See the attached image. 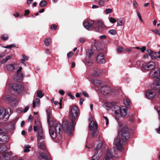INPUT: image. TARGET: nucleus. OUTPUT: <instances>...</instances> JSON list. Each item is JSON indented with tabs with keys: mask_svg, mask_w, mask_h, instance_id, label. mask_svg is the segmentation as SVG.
<instances>
[{
	"mask_svg": "<svg viewBox=\"0 0 160 160\" xmlns=\"http://www.w3.org/2000/svg\"><path fill=\"white\" fill-rule=\"evenodd\" d=\"M103 117L106 121V125H108L109 123V120H108V118L107 117H106V116H104Z\"/></svg>",
	"mask_w": 160,
	"mask_h": 160,
	"instance_id": "nucleus-53",
	"label": "nucleus"
},
{
	"mask_svg": "<svg viewBox=\"0 0 160 160\" xmlns=\"http://www.w3.org/2000/svg\"><path fill=\"white\" fill-rule=\"evenodd\" d=\"M50 41V38H47L44 40V42L46 46H48L49 45Z\"/></svg>",
	"mask_w": 160,
	"mask_h": 160,
	"instance_id": "nucleus-38",
	"label": "nucleus"
},
{
	"mask_svg": "<svg viewBox=\"0 0 160 160\" xmlns=\"http://www.w3.org/2000/svg\"><path fill=\"white\" fill-rule=\"evenodd\" d=\"M137 15H138L139 18L140 19V20L142 22H143V20L142 19L141 15L140 14V13L139 12H137Z\"/></svg>",
	"mask_w": 160,
	"mask_h": 160,
	"instance_id": "nucleus-51",
	"label": "nucleus"
},
{
	"mask_svg": "<svg viewBox=\"0 0 160 160\" xmlns=\"http://www.w3.org/2000/svg\"><path fill=\"white\" fill-rule=\"evenodd\" d=\"M118 125L120 128L118 133L119 137L124 140L129 139L130 135L128 132V128L122 123H119Z\"/></svg>",
	"mask_w": 160,
	"mask_h": 160,
	"instance_id": "nucleus-2",
	"label": "nucleus"
},
{
	"mask_svg": "<svg viewBox=\"0 0 160 160\" xmlns=\"http://www.w3.org/2000/svg\"><path fill=\"white\" fill-rule=\"evenodd\" d=\"M147 52H148L149 54H152V53L153 52L152 51H151L150 49H148L146 50Z\"/></svg>",
	"mask_w": 160,
	"mask_h": 160,
	"instance_id": "nucleus-63",
	"label": "nucleus"
},
{
	"mask_svg": "<svg viewBox=\"0 0 160 160\" xmlns=\"http://www.w3.org/2000/svg\"><path fill=\"white\" fill-rule=\"evenodd\" d=\"M40 159L42 160H48V158L44 152H40Z\"/></svg>",
	"mask_w": 160,
	"mask_h": 160,
	"instance_id": "nucleus-31",
	"label": "nucleus"
},
{
	"mask_svg": "<svg viewBox=\"0 0 160 160\" xmlns=\"http://www.w3.org/2000/svg\"><path fill=\"white\" fill-rule=\"evenodd\" d=\"M2 160H14L17 158V156L11 152H5L0 156Z\"/></svg>",
	"mask_w": 160,
	"mask_h": 160,
	"instance_id": "nucleus-6",
	"label": "nucleus"
},
{
	"mask_svg": "<svg viewBox=\"0 0 160 160\" xmlns=\"http://www.w3.org/2000/svg\"><path fill=\"white\" fill-rule=\"evenodd\" d=\"M156 95V92L153 89L148 90L147 91L146 94V96L148 99H152Z\"/></svg>",
	"mask_w": 160,
	"mask_h": 160,
	"instance_id": "nucleus-14",
	"label": "nucleus"
},
{
	"mask_svg": "<svg viewBox=\"0 0 160 160\" xmlns=\"http://www.w3.org/2000/svg\"><path fill=\"white\" fill-rule=\"evenodd\" d=\"M62 127L63 130L69 135L72 133V128L70 122L68 121H65L62 123Z\"/></svg>",
	"mask_w": 160,
	"mask_h": 160,
	"instance_id": "nucleus-8",
	"label": "nucleus"
},
{
	"mask_svg": "<svg viewBox=\"0 0 160 160\" xmlns=\"http://www.w3.org/2000/svg\"><path fill=\"white\" fill-rule=\"evenodd\" d=\"M105 108L106 109L109 110L111 109L112 110L113 105L111 103H106L105 104Z\"/></svg>",
	"mask_w": 160,
	"mask_h": 160,
	"instance_id": "nucleus-33",
	"label": "nucleus"
},
{
	"mask_svg": "<svg viewBox=\"0 0 160 160\" xmlns=\"http://www.w3.org/2000/svg\"><path fill=\"white\" fill-rule=\"evenodd\" d=\"M92 83L96 86H99L102 83V81L99 80H94L92 81Z\"/></svg>",
	"mask_w": 160,
	"mask_h": 160,
	"instance_id": "nucleus-32",
	"label": "nucleus"
},
{
	"mask_svg": "<svg viewBox=\"0 0 160 160\" xmlns=\"http://www.w3.org/2000/svg\"><path fill=\"white\" fill-rule=\"evenodd\" d=\"M53 124L50 123L49 133L51 138L54 139L56 137L60 138L62 133V126L60 123H57L55 126H53Z\"/></svg>",
	"mask_w": 160,
	"mask_h": 160,
	"instance_id": "nucleus-1",
	"label": "nucleus"
},
{
	"mask_svg": "<svg viewBox=\"0 0 160 160\" xmlns=\"http://www.w3.org/2000/svg\"><path fill=\"white\" fill-rule=\"evenodd\" d=\"M22 68L20 67L17 70V73L14 77V79L16 80H22L23 78V75L22 72Z\"/></svg>",
	"mask_w": 160,
	"mask_h": 160,
	"instance_id": "nucleus-13",
	"label": "nucleus"
},
{
	"mask_svg": "<svg viewBox=\"0 0 160 160\" xmlns=\"http://www.w3.org/2000/svg\"><path fill=\"white\" fill-rule=\"evenodd\" d=\"M37 143L38 146L39 148L43 150L45 149L46 147L45 143L44 141L37 142Z\"/></svg>",
	"mask_w": 160,
	"mask_h": 160,
	"instance_id": "nucleus-28",
	"label": "nucleus"
},
{
	"mask_svg": "<svg viewBox=\"0 0 160 160\" xmlns=\"http://www.w3.org/2000/svg\"><path fill=\"white\" fill-rule=\"evenodd\" d=\"M68 95L72 99H74L75 98V97L72 95L71 93L69 92L68 93Z\"/></svg>",
	"mask_w": 160,
	"mask_h": 160,
	"instance_id": "nucleus-55",
	"label": "nucleus"
},
{
	"mask_svg": "<svg viewBox=\"0 0 160 160\" xmlns=\"http://www.w3.org/2000/svg\"><path fill=\"white\" fill-rule=\"evenodd\" d=\"M35 101L37 104L39 106L40 102V100L38 98H37L36 99Z\"/></svg>",
	"mask_w": 160,
	"mask_h": 160,
	"instance_id": "nucleus-59",
	"label": "nucleus"
},
{
	"mask_svg": "<svg viewBox=\"0 0 160 160\" xmlns=\"http://www.w3.org/2000/svg\"><path fill=\"white\" fill-rule=\"evenodd\" d=\"M7 61L6 60V59L5 58H4L2 60H1L0 62L1 64H2L5 62H6Z\"/></svg>",
	"mask_w": 160,
	"mask_h": 160,
	"instance_id": "nucleus-60",
	"label": "nucleus"
},
{
	"mask_svg": "<svg viewBox=\"0 0 160 160\" xmlns=\"http://www.w3.org/2000/svg\"><path fill=\"white\" fill-rule=\"evenodd\" d=\"M93 54V53L91 50H88L87 52V55L89 57L92 56Z\"/></svg>",
	"mask_w": 160,
	"mask_h": 160,
	"instance_id": "nucleus-41",
	"label": "nucleus"
},
{
	"mask_svg": "<svg viewBox=\"0 0 160 160\" xmlns=\"http://www.w3.org/2000/svg\"><path fill=\"white\" fill-rule=\"evenodd\" d=\"M140 50L142 52H144L146 50V47H143L140 48Z\"/></svg>",
	"mask_w": 160,
	"mask_h": 160,
	"instance_id": "nucleus-58",
	"label": "nucleus"
},
{
	"mask_svg": "<svg viewBox=\"0 0 160 160\" xmlns=\"http://www.w3.org/2000/svg\"><path fill=\"white\" fill-rule=\"evenodd\" d=\"M127 109L126 108H124L123 107H122L121 109L119 112L120 115V118L122 116L124 117L126 116L127 114Z\"/></svg>",
	"mask_w": 160,
	"mask_h": 160,
	"instance_id": "nucleus-29",
	"label": "nucleus"
},
{
	"mask_svg": "<svg viewBox=\"0 0 160 160\" xmlns=\"http://www.w3.org/2000/svg\"><path fill=\"white\" fill-rule=\"evenodd\" d=\"M46 5L47 2L45 0H44L41 1L39 3L40 6L42 7L45 6Z\"/></svg>",
	"mask_w": 160,
	"mask_h": 160,
	"instance_id": "nucleus-39",
	"label": "nucleus"
},
{
	"mask_svg": "<svg viewBox=\"0 0 160 160\" xmlns=\"http://www.w3.org/2000/svg\"><path fill=\"white\" fill-rule=\"evenodd\" d=\"M121 109V108H120L117 105H113V108H112V110L114 111L115 118L116 120H118L120 117L119 112Z\"/></svg>",
	"mask_w": 160,
	"mask_h": 160,
	"instance_id": "nucleus-15",
	"label": "nucleus"
},
{
	"mask_svg": "<svg viewBox=\"0 0 160 160\" xmlns=\"http://www.w3.org/2000/svg\"><path fill=\"white\" fill-rule=\"evenodd\" d=\"M22 59L24 60V61H27L29 59V57L24 55V54L22 55Z\"/></svg>",
	"mask_w": 160,
	"mask_h": 160,
	"instance_id": "nucleus-46",
	"label": "nucleus"
},
{
	"mask_svg": "<svg viewBox=\"0 0 160 160\" xmlns=\"http://www.w3.org/2000/svg\"><path fill=\"white\" fill-rule=\"evenodd\" d=\"M125 51L129 53L132 51V49L130 48H127L126 49Z\"/></svg>",
	"mask_w": 160,
	"mask_h": 160,
	"instance_id": "nucleus-64",
	"label": "nucleus"
},
{
	"mask_svg": "<svg viewBox=\"0 0 160 160\" xmlns=\"http://www.w3.org/2000/svg\"><path fill=\"white\" fill-rule=\"evenodd\" d=\"M114 149H110L108 150L106 156L104 158H102L101 160H113V158L114 155L112 153Z\"/></svg>",
	"mask_w": 160,
	"mask_h": 160,
	"instance_id": "nucleus-16",
	"label": "nucleus"
},
{
	"mask_svg": "<svg viewBox=\"0 0 160 160\" xmlns=\"http://www.w3.org/2000/svg\"><path fill=\"white\" fill-rule=\"evenodd\" d=\"M9 138L7 136L0 134V143H4L8 141Z\"/></svg>",
	"mask_w": 160,
	"mask_h": 160,
	"instance_id": "nucleus-27",
	"label": "nucleus"
},
{
	"mask_svg": "<svg viewBox=\"0 0 160 160\" xmlns=\"http://www.w3.org/2000/svg\"><path fill=\"white\" fill-rule=\"evenodd\" d=\"M124 20L123 18H121L118 20L117 25L118 26H122L124 25Z\"/></svg>",
	"mask_w": 160,
	"mask_h": 160,
	"instance_id": "nucleus-30",
	"label": "nucleus"
},
{
	"mask_svg": "<svg viewBox=\"0 0 160 160\" xmlns=\"http://www.w3.org/2000/svg\"><path fill=\"white\" fill-rule=\"evenodd\" d=\"M1 38L2 40L4 41H6L7 40L8 38V35L6 34H3L1 36Z\"/></svg>",
	"mask_w": 160,
	"mask_h": 160,
	"instance_id": "nucleus-40",
	"label": "nucleus"
},
{
	"mask_svg": "<svg viewBox=\"0 0 160 160\" xmlns=\"http://www.w3.org/2000/svg\"><path fill=\"white\" fill-rule=\"evenodd\" d=\"M160 71L159 68H155L150 73L149 76L152 77L156 81H158L160 77Z\"/></svg>",
	"mask_w": 160,
	"mask_h": 160,
	"instance_id": "nucleus-7",
	"label": "nucleus"
},
{
	"mask_svg": "<svg viewBox=\"0 0 160 160\" xmlns=\"http://www.w3.org/2000/svg\"><path fill=\"white\" fill-rule=\"evenodd\" d=\"M89 128L90 130H93L94 128L97 129L98 128V124L96 121H92L89 125Z\"/></svg>",
	"mask_w": 160,
	"mask_h": 160,
	"instance_id": "nucleus-21",
	"label": "nucleus"
},
{
	"mask_svg": "<svg viewBox=\"0 0 160 160\" xmlns=\"http://www.w3.org/2000/svg\"><path fill=\"white\" fill-rule=\"evenodd\" d=\"M82 93L83 95L85 97H88V94L87 93V92L84 91H83L82 92Z\"/></svg>",
	"mask_w": 160,
	"mask_h": 160,
	"instance_id": "nucleus-56",
	"label": "nucleus"
},
{
	"mask_svg": "<svg viewBox=\"0 0 160 160\" xmlns=\"http://www.w3.org/2000/svg\"><path fill=\"white\" fill-rule=\"evenodd\" d=\"M117 50L118 52L121 53L123 51L124 49L120 47L117 48Z\"/></svg>",
	"mask_w": 160,
	"mask_h": 160,
	"instance_id": "nucleus-49",
	"label": "nucleus"
},
{
	"mask_svg": "<svg viewBox=\"0 0 160 160\" xmlns=\"http://www.w3.org/2000/svg\"><path fill=\"white\" fill-rule=\"evenodd\" d=\"M133 5L136 8H137L138 7V4L137 2L135 0H133Z\"/></svg>",
	"mask_w": 160,
	"mask_h": 160,
	"instance_id": "nucleus-57",
	"label": "nucleus"
},
{
	"mask_svg": "<svg viewBox=\"0 0 160 160\" xmlns=\"http://www.w3.org/2000/svg\"><path fill=\"white\" fill-rule=\"evenodd\" d=\"M7 149V147L6 145H0V152H4Z\"/></svg>",
	"mask_w": 160,
	"mask_h": 160,
	"instance_id": "nucleus-34",
	"label": "nucleus"
},
{
	"mask_svg": "<svg viewBox=\"0 0 160 160\" xmlns=\"http://www.w3.org/2000/svg\"><path fill=\"white\" fill-rule=\"evenodd\" d=\"M155 63L153 62H150L147 64L143 66V68L146 70H150L153 69L155 66Z\"/></svg>",
	"mask_w": 160,
	"mask_h": 160,
	"instance_id": "nucleus-25",
	"label": "nucleus"
},
{
	"mask_svg": "<svg viewBox=\"0 0 160 160\" xmlns=\"http://www.w3.org/2000/svg\"><path fill=\"white\" fill-rule=\"evenodd\" d=\"M152 31L157 34L160 35V29L158 30L155 29L152 30Z\"/></svg>",
	"mask_w": 160,
	"mask_h": 160,
	"instance_id": "nucleus-42",
	"label": "nucleus"
},
{
	"mask_svg": "<svg viewBox=\"0 0 160 160\" xmlns=\"http://www.w3.org/2000/svg\"><path fill=\"white\" fill-rule=\"evenodd\" d=\"M93 22L91 20L88 21H84L83 23V25L84 27L89 30L91 29V28L93 26Z\"/></svg>",
	"mask_w": 160,
	"mask_h": 160,
	"instance_id": "nucleus-17",
	"label": "nucleus"
},
{
	"mask_svg": "<svg viewBox=\"0 0 160 160\" xmlns=\"http://www.w3.org/2000/svg\"><path fill=\"white\" fill-rule=\"evenodd\" d=\"M151 58L152 59H155L156 58H158L157 53L156 52H153L152 54H149Z\"/></svg>",
	"mask_w": 160,
	"mask_h": 160,
	"instance_id": "nucleus-35",
	"label": "nucleus"
},
{
	"mask_svg": "<svg viewBox=\"0 0 160 160\" xmlns=\"http://www.w3.org/2000/svg\"><path fill=\"white\" fill-rule=\"evenodd\" d=\"M11 110L9 108H0V119H2L4 121L8 120L10 116L12 114Z\"/></svg>",
	"mask_w": 160,
	"mask_h": 160,
	"instance_id": "nucleus-4",
	"label": "nucleus"
},
{
	"mask_svg": "<svg viewBox=\"0 0 160 160\" xmlns=\"http://www.w3.org/2000/svg\"><path fill=\"white\" fill-rule=\"evenodd\" d=\"M13 55H9L7 57H6L5 58L6 59V60L7 61H8V60H10L12 58V57Z\"/></svg>",
	"mask_w": 160,
	"mask_h": 160,
	"instance_id": "nucleus-54",
	"label": "nucleus"
},
{
	"mask_svg": "<svg viewBox=\"0 0 160 160\" xmlns=\"http://www.w3.org/2000/svg\"><path fill=\"white\" fill-rule=\"evenodd\" d=\"M44 95V93H42L40 90H38L37 92V96L39 98H42Z\"/></svg>",
	"mask_w": 160,
	"mask_h": 160,
	"instance_id": "nucleus-37",
	"label": "nucleus"
},
{
	"mask_svg": "<svg viewBox=\"0 0 160 160\" xmlns=\"http://www.w3.org/2000/svg\"><path fill=\"white\" fill-rule=\"evenodd\" d=\"M104 148L103 145L102 143L98 144L95 149L96 151L92 157L91 160H98L102 155V151Z\"/></svg>",
	"mask_w": 160,
	"mask_h": 160,
	"instance_id": "nucleus-5",
	"label": "nucleus"
},
{
	"mask_svg": "<svg viewBox=\"0 0 160 160\" xmlns=\"http://www.w3.org/2000/svg\"><path fill=\"white\" fill-rule=\"evenodd\" d=\"M110 22L112 23H114L116 22L115 19L111 17L109 18Z\"/></svg>",
	"mask_w": 160,
	"mask_h": 160,
	"instance_id": "nucleus-48",
	"label": "nucleus"
},
{
	"mask_svg": "<svg viewBox=\"0 0 160 160\" xmlns=\"http://www.w3.org/2000/svg\"><path fill=\"white\" fill-rule=\"evenodd\" d=\"M57 28V26L55 24H53L52 25L51 27V29L52 30H56Z\"/></svg>",
	"mask_w": 160,
	"mask_h": 160,
	"instance_id": "nucleus-50",
	"label": "nucleus"
},
{
	"mask_svg": "<svg viewBox=\"0 0 160 160\" xmlns=\"http://www.w3.org/2000/svg\"><path fill=\"white\" fill-rule=\"evenodd\" d=\"M73 53L72 52H70L67 53V56L68 58H70L73 55Z\"/></svg>",
	"mask_w": 160,
	"mask_h": 160,
	"instance_id": "nucleus-52",
	"label": "nucleus"
},
{
	"mask_svg": "<svg viewBox=\"0 0 160 160\" xmlns=\"http://www.w3.org/2000/svg\"><path fill=\"white\" fill-rule=\"evenodd\" d=\"M33 130L34 132L42 131V128L41 122L39 121H36L34 126Z\"/></svg>",
	"mask_w": 160,
	"mask_h": 160,
	"instance_id": "nucleus-18",
	"label": "nucleus"
},
{
	"mask_svg": "<svg viewBox=\"0 0 160 160\" xmlns=\"http://www.w3.org/2000/svg\"><path fill=\"white\" fill-rule=\"evenodd\" d=\"M46 112L47 114V121L48 124L50 123L53 124L54 122L52 121H50L52 115L51 109H48L47 110Z\"/></svg>",
	"mask_w": 160,
	"mask_h": 160,
	"instance_id": "nucleus-20",
	"label": "nucleus"
},
{
	"mask_svg": "<svg viewBox=\"0 0 160 160\" xmlns=\"http://www.w3.org/2000/svg\"><path fill=\"white\" fill-rule=\"evenodd\" d=\"M24 152H28L30 151L29 148H31V146L28 145H24Z\"/></svg>",
	"mask_w": 160,
	"mask_h": 160,
	"instance_id": "nucleus-36",
	"label": "nucleus"
},
{
	"mask_svg": "<svg viewBox=\"0 0 160 160\" xmlns=\"http://www.w3.org/2000/svg\"><path fill=\"white\" fill-rule=\"evenodd\" d=\"M110 88L106 86H104L102 87L101 89V92L104 95H106L108 94L110 92Z\"/></svg>",
	"mask_w": 160,
	"mask_h": 160,
	"instance_id": "nucleus-26",
	"label": "nucleus"
},
{
	"mask_svg": "<svg viewBox=\"0 0 160 160\" xmlns=\"http://www.w3.org/2000/svg\"><path fill=\"white\" fill-rule=\"evenodd\" d=\"M79 111V108L76 106H73L69 111V116L73 127L75 125L76 120L78 116Z\"/></svg>",
	"mask_w": 160,
	"mask_h": 160,
	"instance_id": "nucleus-3",
	"label": "nucleus"
},
{
	"mask_svg": "<svg viewBox=\"0 0 160 160\" xmlns=\"http://www.w3.org/2000/svg\"><path fill=\"white\" fill-rule=\"evenodd\" d=\"M2 99L5 102H8L11 103V105L13 107L16 106L18 104V101L17 99H13L8 95H6L2 97Z\"/></svg>",
	"mask_w": 160,
	"mask_h": 160,
	"instance_id": "nucleus-9",
	"label": "nucleus"
},
{
	"mask_svg": "<svg viewBox=\"0 0 160 160\" xmlns=\"http://www.w3.org/2000/svg\"><path fill=\"white\" fill-rule=\"evenodd\" d=\"M102 73V70L101 69H95L93 70L92 74L93 76L96 77L101 75Z\"/></svg>",
	"mask_w": 160,
	"mask_h": 160,
	"instance_id": "nucleus-24",
	"label": "nucleus"
},
{
	"mask_svg": "<svg viewBox=\"0 0 160 160\" xmlns=\"http://www.w3.org/2000/svg\"><path fill=\"white\" fill-rule=\"evenodd\" d=\"M45 138V136L43 133V132L38 131L37 133V142L42 141Z\"/></svg>",
	"mask_w": 160,
	"mask_h": 160,
	"instance_id": "nucleus-19",
	"label": "nucleus"
},
{
	"mask_svg": "<svg viewBox=\"0 0 160 160\" xmlns=\"http://www.w3.org/2000/svg\"><path fill=\"white\" fill-rule=\"evenodd\" d=\"M108 33L111 35H114L116 34V31L114 29H111L108 31Z\"/></svg>",
	"mask_w": 160,
	"mask_h": 160,
	"instance_id": "nucleus-43",
	"label": "nucleus"
},
{
	"mask_svg": "<svg viewBox=\"0 0 160 160\" xmlns=\"http://www.w3.org/2000/svg\"><path fill=\"white\" fill-rule=\"evenodd\" d=\"M99 5L100 6H103L105 4L104 0H99L98 1Z\"/></svg>",
	"mask_w": 160,
	"mask_h": 160,
	"instance_id": "nucleus-45",
	"label": "nucleus"
},
{
	"mask_svg": "<svg viewBox=\"0 0 160 160\" xmlns=\"http://www.w3.org/2000/svg\"><path fill=\"white\" fill-rule=\"evenodd\" d=\"M17 67L14 64H9L7 65L6 68L7 69L11 72H12L17 68Z\"/></svg>",
	"mask_w": 160,
	"mask_h": 160,
	"instance_id": "nucleus-23",
	"label": "nucleus"
},
{
	"mask_svg": "<svg viewBox=\"0 0 160 160\" xmlns=\"http://www.w3.org/2000/svg\"><path fill=\"white\" fill-rule=\"evenodd\" d=\"M97 62L100 64H103L105 62L104 56L103 54H100L98 55L97 58Z\"/></svg>",
	"mask_w": 160,
	"mask_h": 160,
	"instance_id": "nucleus-22",
	"label": "nucleus"
},
{
	"mask_svg": "<svg viewBox=\"0 0 160 160\" xmlns=\"http://www.w3.org/2000/svg\"><path fill=\"white\" fill-rule=\"evenodd\" d=\"M124 103L125 105L129 106L130 103V100L128 99H125L124 101Z\"/></svg>",
	"mask_w": 160,
	"mask_h": 160,
	"instance_id": "nucleus-44",
	"label": "nucleus"
},
{
	"mask_svg": "<svg viewBox=\"0 0 160 160\" xmlns=\"http://www.w3.org/2000/svg\"><path fill=\"white\" fill-rule=\"evenodd\" d=\"M124 141L119 136L115 140L114 143L119 150H121L122 149V146L124 144Z\"/></svg>",
	"mask_w": 160,
	"mask_h": 160,
	"instance_id": "nucleus-11",
	"label": "nucleus"
},
{
	"mask_svg": "<svg viewBox=\"0 0 160 160\" xmlns=\"http://www.w3.org/2000/svg\"><path fill=\"white\" fill-rule=\"evenodd\" d=\"M22 86L17 84H14L12 85L11 93L15 95L18 94L22 88Z\"/></svg>",
	"mask_w": 160,
	"mask_h": 160,
	"instance_id": "nucleus-10",
	"label": "nucleus"
},
{
	"mask_svg": "<svg viewBox=\"0 0 160 160\" xmlns=\"http://www.w3.org/2000/svg\"><path fill=\"white\" fill-rule=\"evenodd\" d=\"M97 25V26L95 28L96 32L101 31L102 30L106 28V26L103 22L101 21H98Z\"/></svg>",
	"mask_w": 160,
	"mask_h": 160,
	"instance_id": "nucleus-12",
	"label": "nucleus"
},
{
	"mask_svg": "<svg viewBox=\"0 0 160 160\" xmlns=\"http://www.w3.org/2000/svg\"><path fill=\"white\" fill-rule=\"evenodd\" d=\"M59 93L62 95H63L64 93V92L63 90H61L59 91Z\"/></svg>",
	"mask_w": 160,
	"mask_h": 160,
	"instance_id": "nucleus-62",
	"label": "nucleus"
},
{
	"mask_svg": "<svg viewBox=\"0 0 160 160\" xmlns=\"http://www.w3.org/2000/svg\"><path fill=\"white\" fill-rule=\"evenodd\" d=\"M112 10L111 8L107 9L105 10V12L106 14H108L112 12Z\"/></svg>",
	"mask_w": 160,
	"mask_h": 160,
	"instance_id": "nucleus-47",
	"label": "nucleus"
},
{
	"mask_svg": "<svg viewBox=\"0 0 160 160\" xmlns=\"http://www.w3.org/2000/svg\"><path fill=\"white\" fill-rule=\"evenodd\" d=\"M84 101V99L83 98H82L80 99L79 101V104L82 105V104L83 102Z\"/></svg>",
	"mask_w": 160,
	"mask_h": 160,
	"instance_id": "nucleus-61",
	"label": "nucleus"
}]
</instances>
